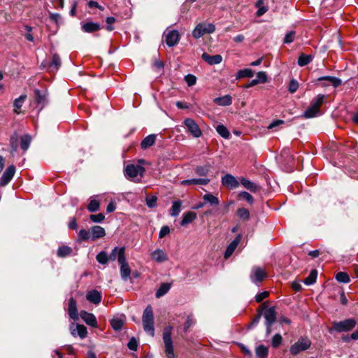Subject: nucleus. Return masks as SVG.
<instances>
[{
	"label": "nucleus",
	"mask_w": 358,
	"mask_h": 358,
	"mask_svg": "<svg viewBox=\"0 0 358 358\" xmlns=\"http://www.w3.org/2000/svg\"><path fill=\"white\" fill-rule=\"evenodd\" d=\"M267 277V273L264 269L259 266H254L252 268L250 278L251 281L255 284H258L263 281Z\"/></svg>",
	"instance_id": "7"
},
{
	"label": "nucleus",
	"mask_w": 358,
	"mask_h": 358,
	"mask_svg": "<svg viewBox=\"0 0 358 358\" xmlns=\"http://www.w3.org/2000/svg\"><path fill=\"white\" fill-rule=\"evenodd\" d=\"M90 231H87L85 229H81L80 230L79 233H78V242H82V241H88L91 237L92 236H90Z\"/></svg>",
	"instance_id": "50"
},
{
	"label": "nucleus",
	"mask_w": 358,
	"mask_h": 358,
	"mask_svg": "<svg viewBox=\"0 0 358 358\" xmlns=\"http://www.w3.org/2000/svg\"><path fill=\"white\" fill-rule=\"evenodd\" d=\"M99 207H100V202L98 200L91 197L90 200V203L87 206V210L90 212H96L97 210H99Z\"/></svg>",
	"instance_id": "45"
},
{
	"label": "nucleus",
	"mask_w": 358,
	"mask_h": 358,
	"mask_svg": "<svg viewBox=\"0 0 358 358\" xmlns=\"http://www.w3.org/2000/svg\"><path fill=\"white\" fill-rule=\"evenodd\" d=\"M256 79L259 83H266L267 82V76L264 71H259L257 74Z\"/></svg>",
	"instance_id": "61"
},
{
	"label": "nucleus",
	"mask_w": 358,
	"mask_h": 358,
	"mask_svg": "<svg viewBox=\"0 0 358 358\" xmlns=\"http://www.w3.org/2000/svg\"><path fill=\"white\" fill-rule=\"evenodd\" d=\"M10 144L12 151L16 152L18 148V137L16 134H14L10 137Z\"/></svg>",
	"instance_id": "53"
},
{
	"label": "nucleus",
	"mask_w": 358,
	"mask_h": 358,
	"mask_svg": "<svg viewBox=\"0 0 358 358\" xmlns=\"http://www.w3.org/2000/svg\"><path fill=\"white\" fill-rule=\"evenodd\" d=\"M72 252L73 250L71 247L67 245H62L58 248L57 255L58 257L64 258L69 256Z\"/></svg>",
	"instance_id": "34"
},
{
	"label": "nucleus",
	"mask_w": 358,
	"mask_h": 358,
	"mask_svg": "<svg viewBox=\"0 0 358 358\" xmlns=\"http://www.w3.org/2000/svg\"><path fill=\"white\" fill-rule=\"evenodd\" d=\"M194 321L190 316H188L184 325H183V331L187 333L189 329L193 325Z\"/></svg>",
	"instance_id": "63"
},
{
	"label": "nucleus",
	"mask_w": 358,
	"mask_h": 358,
	"mask_svg": "<svg viewBox=\"0 0 358 358\" xmlns=\"http://www.w3.org/2000/svg\"><path fill=\"white\" fill-rule=\"evenodd\" d=\"M213 101L218 106H227L232 103V97L228 94L221 97H217Z\"/></svg>",
	"instance_id": "29"
},
{
	"label": "nucleus",
	"mask_w": 358,
	"mask_h": 358,
	"mask_svg": "<svg viewBox=\"0 0 358 358\" xmlns=\"http://www.w3.org/2000/svg\"><path fill=\"white\" fill-rule=\"evenodd\" d=\"M215 30V25L211 23H200L196 26L192 31V36L195 38H199L206 34L213 33Z\"/></svg>",
	"instance_id": "5"
},
{
	"label": "nucleus",
	"mask_w": 358,
	"mask_h": 358,
	"mask_svg": "<svg viewBox=\"0 0 358 358\" xmlns=\"http://www.w3.org/2000/svg\"><path fill=\"white\" fill-rule=\"evenodd\" d=\"M311 343V341L308 337H300L296 343L290 346L289 352L292 355H296L299 352L308 350Z\"/></svg>",
	"instance_id": "4"
},
{
	"label": "nucleus",
	"mask_w": 358,
	"mask_h": 358,
	"mask_svg": "<svg viewBox=\"0 0 358 358\" xmlns=\"http://www.w3.org/2000/svg\"><path fill=\"white\" fill-rule=\"evenodd\" d=\"M122 250L123 256H125V248L124 247H115L111 251L110 254L108 255V260L115 261L116 259H118L120 257V254Z\"/></svg>",
	"instance_id": "31"
},
{
	"label": "nucleus",
	"mask_w": 358,
	"mask_h": 358,
	"mask_svg": "<svg viewBox=\"0 0 358 358\" xmlns=\"http://www.w3.org/2000/svg\"><path fill=\"white\" fill-rule=\"evenodd\" d=\"M171 289V284L167 282H164L161 284L159 289L157 290L155 293L156 298H160L162 296L165 295Z\"/></svg>",
	"instance_id": "32"
},
{
	"label": "nucleus",
	"mask_w": 358,
	"mask_h": 358,
	"mask_svg": "<svg viewBox=\"0 0 358 358\" xmlns=\"http://www.w3.org/2000/svg\"><path fill=\"white\" fill-rule=\"evenodd\" d=\"M102 296L100 292L93 289L87 292L86 299L95 305L99 304L101 301Z\"/></svg>",
	"instance_id": "15"
},
{
	"label": "nucleus",
	"mask_w": 358,
	"mask_h": 358,
	"mask_svg": "<svg viewBox=\"0 0 358 358\" xmlns=\"http://www.w3.org/2000/svg\"><path fill=\"white\" fill-rule=\"evenodd\" d=\"M241 183L244 186V187L252 192H257L260 189L259 185L246 178H242L241 180Z\"/></svg>",
	"instance_id": "27"
},
{
	"label": "nucleus",
	"mask_w": 358,
	"mask_h": 358,
	"mask_svg": "<svg viewBox=\"0 0 358 358\" xmlns=\"http://www.w3.org/2000/svg\"><path fill=\"white\" fill-rule=\"evenodd\" d=\"M262 311L259 310L257 315L253 318L252 322L248 324V329H252L254 327L257 326L260 321L262 317Z\"/></svg>",
	"instance_id": "56"
},
{
	"label": "nucleus",
	"mask_w": 358,
	"mask_h": 358,
	"mask_svg": "<svg viewBox=\"0 0 358 358\" xmlns=\"http://www.w3.org/2000/svg\"><path fill=\"white\" fill-rule=\"evenodd\" d=\"M241 236H237L235 239L228 245L224 252V258H229L234 252L240 242Z\"/></svg>",
	"instance_id": "24"
},
{
	"label": "nucleus",
	"mask_w": 358,
	"mask_h": 358,
	"mask_svg": "<svg viewBox=\"0 0 358 358\" xmlns=\"http://www.w3.org/2000/svg\"><path fill=\"white\" fill-rule=\"evenodd\" d=\"M180 38L179 32L176 30L169 31L166 34V43L169 47H173L178 43Z\"/></svg>",
	"instance_id": "12"
},
{
	"label": "nucleus",
	"mask_w": 358,
	"mask_h": 358,
	"mask_svg": "<svg viewBox=\"0 0 358 358\" xmlns=\"http://www.w3.org/2000/svg\"><path fill=\"white\" fill-rule=\"evenodd\" d=\"M183 124L187 129V131L194 138H199L202 136V131L197 123L192 118H186L183 121Z\"/></svg>",
	"instance_id": "6"
},
{
	"label": "nucleus",
	"mask_w": 358,
	"mask_h": 358,
	"mask_svg": "<svg viewBox=\"0 0 358 358\" xmlns=\"http://www.w3.org/2000/svg\"><path fill=\"white\" fill-rule=\"evenodd\" d=\"M336 279L339 282L348 283L350 280L348 274L345 272H338L336 275Z\"/></svg>",
	"instance_id": "51"
},
{
	"label": "nucleus",
	"mask_w": 358,
	"mask_h": 358,
	"mask_svg": "<svg viewBox=\"0 0 358 358\" xmlns=\"http://www.w3.org/2000/svg\"><path fill=\"white\" fill-rule=\"evenodd\" d=\"M324 97L325 96L324 94H318L316 97H315L314 99H312V101L310 102V105L314 106V108H315L316 109H317L320 111V108L322 103L324 102Z\"/></svg>",
	"instance_id": "41"
},
{
	"label": "nucleus",
	"mask_w": 358,
	"mask_h": 358,
	"mask_svg": "<svg viewBox=\"0 0 358 358\" xmlns=\"http://www.w3.org/2000/svg\"><path fill=\"white\" fill-rule=\"evenodd\" d=\"M142 323L144 331L153 337L155 336L154 314L150 305H148L143 311Z\"/></svg>",
	"instance_id": "1"
},
{
	"label": "nucleus",
	"mask_w": 358,
	"mask_h": 358,
	"mask_svg": "<svg viewBox=\"0 0 358 358\" xmlns=\"http://www.w3.org/2000/svg\"><path fill=\"white\" fill-rule=\"evenodd\" d=\"M71 334L76 336V334L80 336V338L83 339L87 336V328L83 324H76L75 328L72 325L70 328Z\"/></svg>",
	"instance_id": "17"
},
{
	"label": "nucleus",
	"mask_w": 358,
	"mask_h": 358,
	"mask_svg": "<svg viewBox=\"0 0 358 358\" xmlns=\"http://www.w3.org/2000/svg\"><path fill=\"white\" fill-rule=\"evenodd\" d=\"M318 81H327V83H324L323 86H329L331 85L334 87H337L342 84V80L336 77L333 76H322L317 79Z\"/></svg>",
	"instance_id": "18"
},
{
	"label": "nucleus",
	"mask_w": 358,
	"mask_h": 358,
	"mask_svg": "<svg viewBox=\"0 0 358 358\" xmlns=\"http://www.w3.org/2000/svg\"><path fill=\"white\" fill-rule=\"evenodd\" d=\"M116 22V19L113 17H108L106 20V22L107 23L106 29L108 31H112L114 30V27H113V24Z\"/></svg>",
	"instance_id": "59"
},
{
	"label": "nucleus",
	"mask_w": 358,
	"mask_h": 358,
	"mask_svg": "<svg viewBox=\"0 0 358 358\" xmlns=\"http://www.w3.org/2000/svg\"><path fill=\"white\" fill-rule=\"evenodd\" d=\"M210 169V165L206 164L204 166H199L195 169V173L200 176H206L208 175Z\"/></svg>",
	"instance_id": "43"
},
{
	"label": "nucleus",
	"mask_w": 358,
	"mask_h": 358,
	"mask_svg": "<svg viewBox=\"0 0 358 358\" xmlns=\"http://www.w3.org/2000/svg\"><path fill=\"white\" fill-rule=\"evenodd\" d=\"M201 58L210 65L218 64L222 60V57L220 55H210L206 52L202 54Z\"/></svg>",
	"instance_id": "19"
},
{
	"label": "nucleus",
	"mask_w": 358,
	"mask_h": 358,
	"mask_svg": "<svg viewBox=\"0 0 358 358\" xmlns=\"http://www.w3.org/2000/svg\"><path fill=\"white\" fill-rule=\"evenodd\" d=\"M96 261L101 264H107L108 262V254L105 251H101L98 253L96 256Z\"/></svg>",
	"instance_id": "47"
},
{
	"label": "nucleus",
	"mask_w": 358,
	"mask_h": 358,
	"mask_svg": "<svg viewBox=\"0 0 358 358\" xmlns=\"http://www.w3.org/2000/svg\"><path fill=\"white\" fill-rule=\"evenodd\" d=\"M238 197L246 200L250 204H252L254 202L252 196L248 192H241L238 194Z\"/></svg>",
	"instance_id": "54"
},
{
	"label": "nucleus",
	"mask_w": 358,
	"mask_h": 358,
	"mask_svg": "<svg viewBox=\"0 0 358 358\" xmlns=\"http://www.w3.org/2000/svg\"><path fill=\"white\" fill-rule=\"evenodd\" d=\"M185 80L188 86H193L196 83V78L192 74H187L185 76Z\"/></svg>",
	"instance_id": "58"
},
{
	"label": "nucleus",
	"mask_w": 358,
	"mask_h": 358,
	"mask_svg": "<svg viewBox=\"0 0 358 358\" xmlns=\"http://www.w3.org/2000/svg\"><path fill=\"white\" fill-rule=\"evenodd\" d=\"M182 202L180 201H175L173 202L172 207L170 210V215L176 217L179 215L181 210Z\"/></svg>",
	"instance_id": "40"
},
{
	"label": "nucleus",
	"mask_w": 358,
	"mask_h": 358,
	"mask_svg": "<svg viewBox=\"0 0 358 358\" xmlns=\"http://www.w3.org/2000/svg\"><path fill=\"white\" fill-rule=\"evenodd\" d=\"M299 87V83L296 80H292L289 85V92L290 93H294Z\"/></svg>",
	"instance_id": "64"
},
{
	"label": "nucleus",
	"mask_w": 358,
	"mask_h": 358,
	"mask_svg": "<svg viewBox=\"0 0 358 358\" xmlns=\"http://www.w3.org/2000/svg\"><path fill=\"white\" fill-rule=\"evenodd\" d=\"M157 198L156 196H148L145 199L146 205L149 208H154L156 206Z\"/></svg>",
	"instance_id": "57"
},
{
	"label": "nucleus",
	"mask_w": 358,
	"mask_h": 358,
	"mask_svg": "<svg viewBox=\"0 0 358 358\" xmlns=\"http://www.w3.org/2000/svg\"><path fill=\"white\" fill-rule=\"evenodd\" d=\"M90 233L92 235L91 238L92 241L102 238L106 235L105 229L99 225L92 227L90 228Z\"/></svg>",
	"instance_id": "20"
},
{
	"label": "nucleus",
	"mask_w": 358,
	"mask_h": 358,
	"mask_svg": "<svg viewBox=\"0 0 358 358\" xmlns=\"http://www.w3.org/2000/svg\"><path fill=\"white\" fill-rule=\"evenodd\" d=\"M152 259L157 262L162 263L168 260L167 255L161 249H157L150 255Z\"/></svg>",
	"instance_id": "21"
},
{
	"label": "nucleus",
	"mask_w": 358,
	"mask_h": 358,
	"mask_svg": "<svg viewBox=\"0 0 358 358\" xmlns=\"http://www.w3.org/2000/svg\"><path fill=\"white\" fill-rule=\"evenodd\" d=\"M319 113L320 111L317 109L314 108L312 105H310V106L303 113L302 117L304 118H313L317 116Z\"/></svg>",
	"instance_id": "35"
},
{
	"label": "nucleus",
	"mask_w": 358,
	"mask_h": 358,
	"mask_svg": "<svg viewBox=\"0 0 358 358\" xmlns=\"http://www.w3.org/2000/svg\"><path fill=\"white\" fill-rule=\"evenodd\" d=\"M157 136L155 134H150L146 136L141 143V147L143 150H146L152 146L156 141Z\"/></svg>",
	"instance_id": "25"
},
{
	"label": "nucleus",
	"mask_w": 358,
	"mask_h": 358,
	"mask_svg": "<svg viewBox=\"0 0 358 358\" xmlns=\"http://www.w3.org/2000/svg\"><path fill=\"white\" fill-rule=\"evenodd\" d=\"M35 101L39 110H41L48 103V92L46 90L41 91L38 89L34 90Z\"/></svg>",
	"instance_id": "10"
},
{
	"label": "nucleus",
	"mask_w": 358,
	"mask_h": 358,
	"mask_svg": "<svg viewBox=\"0 0 358 358\" xmlns=\"http://www.w3.org/2000/svg\"><path fill=\"white\" fill-rule=\"evenodd\" d=\"M222 184L230 189L239 186V182L231 174H226L222 178Z\"/></svg>",
	"instance_id": "13"
},
{
	"label": "nucleus",
	"mask_w": 358,
	"mask_h": 358,
	"mask_svg": "<svg viewBox=\"0 0 358 358\" xmlns=\"http://www.w3.org/2000/svg\"><path fill=\"white\" fill-rule=\"evenodd\" d=\"M15 173V166L10 165L7 167L0 178V186L4 187L10 182Z\"/></svg>",
	"instance_id": "11"
},
{
	"label": "nucleus",
	"mask_w": 358,
	"mask_h": 358,
	"mask_svg": "<svg viewBox=\"0 0 358 358\" xmlns=\"http://www.w3.org/2000/svg\"><path fill=\"white\" fill-rule=\"evenodd\" d=\"M313 59V57L311 55L301 54L299 59L298 64L300 66H304L310 63Z\"/></svg>",
	"instance_id": "36"
},
{
	"label": "nucleus",
	"mask_w": 358,
	"mask_h": 358,
	"mask_svg": "<svg viewBox=\"0 0 358 358\" xmlns=\"http://www.w3.org/2000/svg\"><path fill=\"white\" fill-rule=\"evenodd\" d=\"M80 317L82 320L89 326H91L92 327L96 328L98 327L97 325V321L96 317L90 313H88L85 310H82L80 312Z\"/></svg>",
	"instance_id": "14"
},
{
	"label": "nucleus",
	"mask_w": 358,
	"mask_h": 358,
	"mask_svg": "<svg viewBox=\"0 0 358 358\" xmlns=\"http://www.w3.org/2000/svg\"><path fill=\"white\" fill-rule=\"evenodd\" d=\"M118 263L120 264V274L123 280H126L129 277L131 273V269L127 263L125 256H123L122 250L118 258Z\"/></svg>",
	"instance_id": "9"
},
{
	"label": "nucleus",
	"mask_w": 358,
	"mask_h": 358,
	"mask_svg": "<svg viewBox=\"0 0 358 358\" xmlns=\"http://www.w3.org/2000/svg\"><path fill=\"white\" fill-rule=\"evenodd\" d=\"M356 325V321L354 319H347L340 322H333L332 327L329 329V333L333 331L336 332H346L352 329Z\"/></svg>",
	"instance_id": "3"
},
{
	"label": "nucleus",
	"mask_w": 358,
	"mask_h": 358,
	"mask_svg": "<svg viewBox=\"0 0 358 358\" xmlns=\"http://www.w3.org/2000/svg\"><path fill=\"white\" fill-rule=\"evenodd\" d=\"M90 219L92 222L95 223H100L103 222L105 219V215L103 213H99L96 215H90Z\"/></svg>",
	"instance_id": "55"
},
{
	"label": "nucleus",
	"mask_w": 358,
	"mask_h": 358,
	"mask_svg": "<svg viewBox=\"0 0 358 358\" xmlns=\"http://www.w3.org/2000/svg\"><path fill=\"white\" fill-rule=\"evenodd\" d=\"M295 34H296V33L294 31H291L288 32L284 38V43H290L293 42L294 40V38H295Z\"/></svg>",
	"instance_id": "60"
},
{
	"label": "nucleus",
	"mask_w": 358,
	"mask_h": 358,
	"mask_svg": "<svg viewBox=\"0 0 358 358\" xmlns=\"http://www.w3.org/2000/svg\"><path fill=\"white\" fill-rule=\"evenodd\" d=\"M31 143V138L29 135H24L20 138V148L24 152L27 151Z\"/></svg>",
	"instance_id": "46"
},
{
	"label": "nucleus",
	"mask_w": 358,
	"mask_h": 358,
	"mask_svg": "<svg viewBox=\"0 0 358 358\" xmlns=\"http://www.w3.org/2000/svg\"><path fill=\"white\" fill-rule=\"evenodd\" d=\"M127 347L129 350L136 351L138 348V342L134 337H132L129 343H127Z\"/></svg>",
	"instance_id": "62"
},
{
	"label": "nucleus",
	"mask_w": 358,
	"mask_h": 358,
	"mask_svg": "<svg viewBox=\"0 0 358 358\" xmlns=\"http://www.w3.org/2000/svg\"><path fill=\"white\" fill-rule=\"evenodd\" d=\"M217 132L224 138L228 139L230 137V132L223 124H219L216 127Z\"/></svg>",
	"instance_id": "42"
},
{
	"label": "nucleus",
	"mask_w": 358,
	"mask_h": 358,
	"mask_svg": "<svg viewBox=\"0 0 358 358\" xmlns=\"http://www.w3.org/2000/svg\"><path fill=\"white\" fill-rule=\"evenodd\" d=\"M203 199L206 203H209L212 206H217L220 203L218 198L210 193L204 194Z\"/></svg>",
	"instance_id": "38"
},
{
	"label": "nucleus",
	"mask_w": 358,
	"mask_h": 358,
	"mask_svg": "<svg viewBox=\"0 0 358 358\" xmlns=\"http://www.w3.org/2000/svg\"><path fill=\"white\" fill-rule=\"evenodd\" d=\"M173 327L168 325L163 329V341L164 343V352L167 358H175V354L173 351V340L171 337V332Z\"/></svg>",
	"instance_id": "2"
},
{
	"label": "nucleus",
	"mask_w": 358,
	"mask_h": 358,
	"mask_svg": "<svg viewBox=\"0 0 358 358\" xmlns=\"http://www.w3.org/2000/svg\"><path fill=\"white\" fill-rule=\"evenodd\" d=\"M237 215L238 217L244 221L250 219L249 210L245 208H240L237 210Z\"/></svg>",
	"instance_id": "49"
},
{
	"label": "nucleus",
	"mask_w": 358,
	"mask_h": 358,
	"mask_svg": "<svg viewBox=\"0 0 358 358\" xmlns=\"http://www.w3.org/2000/svg\"><path fill=\"white\" fill-rule=\"evenodd\" d=\"M210 182V179L208 178H194L185 180L181 182L182 185H206L208 184Z\"/></svg>",
	"instance_id": "26"
},
{
	"label": "nucleus",
	"mask_w": 358,
	"mask_h": 358,
	"mask_svg": "<svg viewBox=\"0 0 358 358\" xmlns=\"http://www.w3.org/2000/svg\"><path fill=\"white\" fill-rule=\"evenodd\" d=\"M68 313L69 317L73 320H77L78 319L77 303L73 297H71L69 300Z\"/></svg>",
	"instance_id": "16"
},
{
	"label": "nucleus",
	"mask_w": 358,
	"mask_h": 358,
	"mask_svg": "<svg viewBox=\"0 0 358 358\" xmlns=\"http://www.w3.org/2000/svg\"><path fill=\"white\" fill-rule=\"evenodd\" d=\"M196 218V214L194 212L189 211L185 213L182 215V219L180 222L181 226H185L192 222Z\"/></svg>",
	"instance_id": "28"
},
{
	"label": "nucleus",
	"mask_w": 358,
	"mask_h": 358,
	"mask_svg": "<svg viewBox=\"0 0 358 358\" xmlns=\"http://www.w3.org/2000/svg\"><path fill=\"white\" fill-rule=\"evenodd\" d=\"M26 99H27V95L26 94H22V95L20 96V97H18L17 99H15L14 103H13V106H14V108H14V113H15L19 114L20 113L19 110L22 106V104L24 102V101L26 100Z\"/></svg>",
	"instance_id": "33"
},
{
	"label": "nucleus",
	"mask_w": 358,
	"mask_h": 358,
	"mask_svg": "<svg viewBox=\"0 0 358 358\" xmlns=\"http://www.w3.org/2000/svg\"><path fill=\"white\" fill-rule=\"evenodd\" d=\"M62 62L59 55L57 53L53 54L52 61L49 64L50 71H57L61 66Z\"/></svg>",
	"instance_id": "30"
},
{
	"label": "nucleus",
	"mask_w": 358,
	"mask_h": 358,
	"mask_svg": "<svg viewBox=\"0 0 358 358\" xmlns=\"http://www.w3.org/2000/svg\"><path fill=\"white\" fill-rule=\"evenodd\" d=\"M145 169L139 165L129 164L124 170L125 176L127 178H135L138 175L143 176Z\"/></svg>",
	"instance_id": "8"
},
{
	"label": "nucleus",
	"mask_w": 358,
	"mask_h": 358,
	"mask_svg": "<svg viewBox=\"0 0 358 358\" xmlns=\"http://www.w3.org/2000/svg\"><path fill=\"white\" fill-rule=\"evenodd\" d=\"M317 276V271L315 269H313L310 271L308 276L304 280V283L307 285H310L314 284L316 282Z\"/></svg>",
	"instance_id": "44"
},
{
	"label": "nucleus",
	"mask_w": 358,
	"mask_h": 358,
	"mask_svg": "<svg viewBox=\"0 0 358 358\" xmlns=\"http://www.w3.org/2000/svg\"><path fill=\"white\" fill-rule=\"evenodd\" d=\"M268 348L264 345H260L255 349V355L257 358H266L268 356Z\"/></svg>",
	"instance_id": "37"
},
{
	"label": "nucleus",
	"mask_w": 358,
	"mask_h": 358,
	"mask_svg": "<svg viewBox=\"0 0 358 358\" xmlns=\"http://www.w3.org/2000/svg\"><path fill=\"white\" fill-rule=\"evenodd\" d=\"M110 325L114 330L119 331L122 328L124 321L120 318H113L110 321Z\"/></svg>",
	"instance_id": "48"
},
{
	"label": "nucleus",
	"mask_w": 358,
	"mask_h": 358,
	"mask_svg": "<svg viewBox=\"0 0 358 358\" xmlns=\"http://www.w3.org/2000/svg\"><path fill=\"white\" fill-rule=\"evenodd\" d=\"M254 76V71L250 69H244L237 72L236 78L241 79L243 78H252Z\"/></svg>",
	"instance_id": "39"
},
{
	"label": "nucleus",
	"mask_w": 358,
	"mask_h": 358,
	"mask_svg": "<svg viewBox=\"0 0 358 358\" xmlns=\"http://www.w3.org/2000/svg\"><path fill=\"white\" fill-rule=\"evenodd\" d=\"M265 323L273 324L276 320V312L275 307H271L265 310L264 313Z\"/></svg>",
	"instance_id": "22"
},
{
	"label": "nucleus",
	"mask_w": 358,
	"mask_h": 358,
	"mask_svg": "<svg viewBox=\"0 0 358 358\" xmlns=\"http://www.w3.org/2000/svg\"><path fill=\"white\" fill-rule=\"evenodd\" d=\"M282 341V337L280 334H275L271 340V345L274 348H278Z\"/></svg>",
	"instance_id": "52"
},
{
	"label": "nucleus",
	"mask_w": 358,
	"mask_h": 358,
	"mask_svg": "<svg viewBox=\"0 0 358 358\" xmlns=\"http://www.w3.org/2000/svg\"><path fill=\"white\" fill-rule=\"evenodd\" d=\"M82 29L87 33H92L101 29V25L97 22H87L82 24Z\"/></svg>",
	"instance_id": "23"
}]
</instances>
